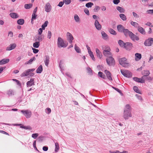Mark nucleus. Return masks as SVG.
<instances>
[{
    "label": "nucleus",
    "mask_w": 153,
    "mask_h": 153,
    "mask_svg": "<svg viewBox=\"0 0 153 153\" xmlns=\"http://www.w3.org/2000/svg\"><path fill=\"white\" fill-rule=\"evenodd\" d=\"M131 108L130 105L128 104L126 105L124 108L123 113V117L125 120H127L129 117H131Z\"/></svg>",
    "instance_id": "obj_1"
},
{
    "label": "nucleus",
    "mask_w": 153,
    "mask_h": 153,
    "mask_svg": "<svg viewBox=\"0 0 153 153\" xmlns=\"http://www.w3.org/2000/svg\"><path fill=\"white\" fill-rule=\"evenodd\" d=\"M57 44L59 48H65L67 46L68 44L65 43L62 39L60 37H59L57 39Z\"/></svg>",
    "instance_id": "obj_2"
},
{
    "label": "nucleus",
    "mask_w": 153,
    "mask_h": 153,
    "mask_svg": "<svg viewBox=\"0 0 153 153\" xmlns=\"http://www.w3.org/2000/svg\"><path fill=\"white\" fill-rule=\"evenodd\" d=\"M126 58L123 57L119 59L120 64L124 67H127L129 66V63L127 62Z\"/></svg>",
    "instance_id": "obj_3"
},
{
    "label": "nucleus",
    "mask_w": 153,
    "mask_h": 153,
    "mask_svg": "<svg viewBox=\"0 0 153 153\" xmlns=\"http://www.w3.org/2000/svg\"><path fill=\"white\" fill-rule=\"evenodd\" d=\"M21 112L27 118H30L32 115L31 111L28 110H22L21 111Z\"/></svg>",
    "instance_id": "obj_4"
},
{
    "label": "nucleus",
    "mask_w": 153,
    "mask_h": 153,
    "mask_svg": "<svg viewBox=\"0 0 153 153\" xmlns=\"http://www.w3.org/2000/svg\"><path fill=\"white\" fill-rule=\"evenodd\" d=\"M106 61L107 64L109 66L114 65L115 64V60L111 56H108L106 59Z\"/></svg>",
    "instance_id": "obj_5"
},
{
    "label": "nucleus",
    "mask_w": 153,
    "mask_h": 153,
    "mask_svg": "<svg viewBox=\"0 0 153 153\" xmlns=\"http://www.w3.org/2000/svg\"><path fill=\"white\" fill-rule=\"evenodd\" d=\"M153 44V38H149L144 42V44L145 46H150Z\"/></svg>",
    "instance_id": "obj_6"
},
{
    "label": "nucleus",
    "mask_w": 153,
    "mask_h": 153,
    "mask_svg": "<svg viewBox=\"0 0 153 153\" xmlns=\"http://www.w3.org/2000/svg\"><path fill=\"white\" fill-rule=\"evenodd\" d=\"M105 49L103 48V54L104 56H109L110 55V48L108 46H105Z\"/></svg>",
    "instance_id": "obj_7"
},
{
    "label": "nucleus",
    "mask_w": 153,
    "mask_h": 153,
    "mask_svg": "<svg viewBox=\"0 0 153 153\" xmlns=\"http://www.w3.org/2000/svg\"><path fill=\"white\" fill-rule=\"evenodd\" d=\"M35 70L34 68H32L28 69L27 70L25 71L23 73L21 74V76L22 77L27 76L30 74L31 72H33Z\"/></svg>",
    "instance_id": "obj_8"
},
{
    "label": "nucleus",
    "mask_w": 153,
    "mask_h": 153,
    "mask_svg": "<svg viewBox=\"0 0 153 153\" xmlns=\"http://www.w3.org/2000/svg\"><path fill=\"white\" fill-rule=\"evenodd\" d=\"M67 39L69 43L71 44L73 42V40L74 39V37L72 34L69 32H67L66 33Z\"/></svg>",
    "instance_id": "obj_9"
},
{
    "label": "nucleus",
    "mask_w": 153,
    "mask_h": 153,
    "mask_svg": "<svg viewBox=\"0 0 153 153\" xmlns=\"http://www.w3.org/2000/svg\"><path fill=\"white\" fill-rule=\"evenodd\" d=\"M124 48L126 50L128 51L131 50L133 47L132 44L129 42H126Z\"/></svg>",
    "instance_id": "obj_10"
},
{
    "label": "nucleus",
    "mask_w": 153,
    "mask_h": 153,
    "mask_svg": "<svg viewBox=\"0 0 153 153\" xmlns=\"http://www.w3.org/2000/svg\"><path fill=\"white\" fill-rule=\"evenodd\" d=\"M149 71L146 70H144L142 71V74L143 76L142 77V78L143 79H145L146 76H148L150 74Z\"/></svg>",
    "instance_id": "obj_11"
},
{
    "label": "nucleus",
    "mask_w": 153,
    "mask_h": 153,
    "mask_svg": "<svg viewBox=\"0 0 153 153\" xmlns=\"http://www.w3.org/2000/svg\"><path fill=\"white\" fill-rule=\"evenodd\" d=\"M129 37L133 41H135V40L138 41L139 39V37L138 36H136L132 32L130 35Z\"/></svg>",
    "instance_id": "obj_12"
},
{
    "label": "nucleus",
    "mask_w": 153,
    "mask_h": 153,
    "mask_svg": "<svg viewBox=\"0 0 153 153\" xmlns=\"http://www.w3.org/2000/svg\"><path fill=\"white\" fill-rule=\"evenodd\" d=\"M118 31L120 33H123L125 29L124 27L121 25H119L117 26Z\"/></svg>",
    "instance_id": "obj_13"
},
{
    "label": "nucleus",
    "mask_w": 153,
    "mask_h": 153,
    "mask_svg": "<svg viewBox=\"0 0 153 153\" xmlns=\"http://www.w3.org/2000/svg\"><path fill=\"white\" fill-rule=\"evenodd\" d=\"M104 72L106 74L108 79L110 80H112V79L111 76V74L109 71L106 70Z\"/></svg>",
    "instance_id": "obj_14"
},
{
    "label": "nucleus",
    "mask_w": 153,
    "mask_h": 153,
    "mask_svg": "<svg viewBox=\"0 0 153 153\" xmlns=\"http://www.w3.org/2000/svg\"><path fill=\"white\" fill-rule=\"evenodd\" d=\"M44 36L42 35H39L38 36H36L35 37V41H38L39 42L42 41L44 39Z\"/></svg>",
    "instance_id": "obj_15"
},
{
    "label": "nucleus",
    "mask_w": 153,
    "mask_h": 153,
    "mask_svg": "<svg viewBox=\"0 0 153 153\" xmlns=\"http://www.w3.org/2000/svg\"><path fill=\"white\" fill-rule=\"evenodd\" d=\"M51 9V7L49 3H47L45 7V11L47 12H50Z\"/></svg>",
    "instance_id": "obj_16"
},
{
    "label": "nucleus",
    "mask_w": 153,
    "mask_h": 153,
    "mask_svg": "<svg viewBox=\"0 0 153 153\" xmlns=\"http://www.w3.org/2000/svg\"><path fill=\"white\" fill-rule=\"evenodd\" d=\"M94 25L96 29L98 30H100L101 29V25L99 23L97 20H96L95 21Z\"/></svg>",
    "instance_id": "obj_17"
},
{
    "label": "nucleus",
    "mask_w": 153,
    "mask_h": 153,
    "mask_svg": "<svg viewBox=\"0 0 153 153\" xmlns=\"http://www.w3.org/2000/svg\"><path fill=\"white\" fill-rule=\"evenodd\" d=\"M27 87H30L34 85V79L31 78L29 81H28L26 83Z\"/></svg>",
    "instance_id": "obj_18"
},
{
    "label": "nucleus",
    "mask_w": 153,
    "mask_h": 153,
    "mask_svg": "<svg viewBox=\"0 0 153 153\" xmlns=\"http://www.w3.org/2000/svg\"><path fill=\"white\" fill-rule=\"evenodd\" d=\"M132 32L130 31L128 29H125L123 32V33L126 37L129 36V37Z\"/></svg>",
    "instance_id": "obj_19"
},
{
    "label": "nucleus",
    "mask_w": 153,
    "mask_h": 153,
    "mask_svg": "<svg viewBox=\"0 0 153 153\" xmlns=\"http://www.w3.org/2000/svg\"><path fill=\"white\" fill-rule=\"evenodd\" d=\"M16 46V45L15 44H11L7 48L6 50L10 51L14 49Z\"/></svg>",
    "instance_id": "obj_20"
},
{
    "label": "nucleus",
    "mask_w": 153,
    "mask_h": 153,
    "mask_svg": "<svg viewBox=\"0 0 153 153\" xmlns=\"http://www.w3.org/2000/svg\"><path fill=\"white\" fill-rule=\"evenodd\" d=\"M133 79L134 80L138 82H140L141 83H144L145 82V80L140 78L134 77L133 78Z\"/></svg>",
    "instance_id": "obj_21"
},
{
    "label": "nucleus",
    "mask_w": 153,
    "mask_h": 153,
    "mask_svg": "<svg viewBox=\"0 0 153 153\" xmlns=\"http://www.w3.org/2000/svg\"><path fill=\"white\" fill-rule=\"evenodd\" d=\"M135 60L136 61H138L140 60L142 57V55L141 54L136 53L135 54Z\"/></svg>",
    "instance_id": "obj_22"
},
{
    "label": "nucleus",
    "mask_w": 153,
    "mask_h": 153,
    "mask_svg": "<svg viewBox=\"0 0 153 153\" xmlns=\"http://www.w3.org/2000/svg\"><path fill=\"white\" fill-rule=\"evenodd\" d=\"M45 59L44 60V62L45 65L48 66V64L49 63V56L46 55L45 56Z\"/></svg>",
    "instance_id": "obj_23"
},
{
    "label": "nucleus",
    "mask_w": 153,
    "mask_h": 153,
    "mask_svg": "<svg viewBox=\"0 0 153 153\" xmlns=\"http://www.w3.org/2000/svg\"><path fill=\"white\" fill-rule=\"evenodd\" d=\"M10 16L12 18L16 19L19 17L18 14L16 13H12L10 14Z\"/></svg>",
    "instance_id": "obj_24"
},
{
    "label": "nucleus",
    "mask_w": 153,
    "mask_h": 153,
    "mask_svg": "<svg viewBox=\"0 0 153 153\" xmlns=\"http://www.w3.org/2000/svg\"><path fill=\"white\" fill-rule=\"evenodd\" d=\"M138 30L140 33L143 34H145L146 32L145 30L142 27L139 26L138 27Z\"/></svg>",
    "instance_id": "obj_25"
},
{
    "label": "nucleus",
    "mask_w": 153,
    "mask_h": 153,
    "mask_svg": "<svg viewBox=\"0 0 153 153\" xmlns=\"http://www.w3.org/2000/svg\"><path fill=\"white\" fill-rule=\"evenodd\" d=\"M96 52L97 57L100 59H101L102 57V55L100 51L97 48L96 50Z\"/></svg>",
    "instance_id": "obj_26"
},
{
    "label": "nucleus",
    "mask_w": 153,
    "mask_h": 153,
    "mask_svg": "<svg viewBox=\"0 0 153 153\" xmlns=\"http://www.w3.org/2000/svg\"><path fill=\"white\" fill-rule=\"evenodd\" d=\"M101 33L102 38L103 39L105 40H106L108 39V35L105 33L104 31H102L101 32Z\"/></svg>",
    "instance_id": "obj_27"
},
{
    "label": "nucleus",
    "mask_w": 153,
    "mask_h": 153,
    "mask_svg": "<svg viewBox=\"0 0 153 153\" xmlns=\"http://www.w3.org/2000/svg\"><path fill=\"white\" fill-rule=\"evenodd\" d=\"M9 61L8 59H4L0 61V65H2L8 63Z\"/></svg>",
    "instance_id": "obj_28"
},
{
    "label": "nucleus",
    "mask_w": 153,
    "mask_h": 153,
    "mask_svg": "<svg viewBox=\"0 0 153 153\" xmlns=\"http://www.w3.org/2000/svg\"><path fill=\"white\" fill-rule=\"evenodd\" d=\"M43 70L42 66V65H40V66L36 70V72L37 73L40 74L41 73Z\"/></svg>",
    "instance_id": "obj_29"
},
{
    "label": "nucleus",
    "mask_w": 153,
    "mask_h": 153,
    "mask_svg": "<svg viewBox=\"0 0 153 153\" xmlns=\"http://www.w3.org/2000/svg\"><path fill=\"white\" fill-rule=\"evenodd\" d=\"M117 10L121 13H124L125 11L124 9L120 7L117 6L116 8Z\"/></svg>",
    "instance_id": "obj_30"
},
{
    "label": "nucleus",
    "mask_w": 153,
    "mask_h": 153,
    "mask_svg": "<svg viewBox=\"0 0 153 153\" xmlns=\"http://www.w3.org/2000/svg\"><path fill=\"white\" fill-rule=\"evenodd\" d=\"M132 76L131 73L129 71L126 70V75L125 76L127 77H130Z\"/></svg>",
    "instance_id": "obj_31"
},
{
    "label": "nucleus",
    "mask_w": 153,
    "mask_h": 153,
    "mask_svg": "<svg viewBox=\"0 0 153 153\" xmlns=\"http://www.w3.org/2000/svg\"><path fill=\"white\" fill-rule=\"evenodd\" d=\"M74 18L75 21L76 22H79L80 19L79 16L77 14L74 15Z\"/></svg>",
    "instance_id": "obj_32"
},
{
    "label": "nucleus",
    "mask_w": 153,
    "mask_h": 153,
    "mask_svg": "<svg viewBox=\"0 0 153 153\" xmlns=\"http://www.w3.org/2000/svg\"><path fill=\"white\" fill-rule=\"evenodd\" d=\"M118 43L120 46L121 47H124L125 46L126 43H124L122 40H120L118 41Z\"/></svg>",
    "instance_id": "obj_33"
},
{
    "label": "nucleus",
    "mask_w": 153,
    "mask_h": 153,
    "mask_svg": "<svg viewBox=\"0 0 153 153\" xmlns=\"http://www.w3.org/2000/svg\"><path fill=\"white\" fill-rule=\"evenodd\" d=\"M40 45V42H39L36 41L33 43V47L36 48H38Z\"/></svg>",
    "instance_id": "obj_34"
},
{
    "label": "nucleus",
    "mask_w": 153,
    "mask_h": 153,
    "mask_svg": "<svg viewBox=\"0 0 153 153\" xmlns=\"http://www.w3.org/2000/svg\"><path fill=\"white\" fill-rule=\"evenodd\" d=\"M33 4H26L25 5L24 7L26 9H28L32 7Z\"/></svg>",
    "instance_id": "obj_35"
},
{
    "label": "nucleus",
    "mask_w": 153,
    "mask_h": 153,
    "mask_svg": "<svg viewBox=\"0 0 153 153\" xmlns=\"http://www.w3.org/2000/svg\"><path fill=\"white\" fill-rule=\"evenodd\" d=\"M108 31L109 33L112 35H116L117 34L116 32L112 28H109Z\"/></svg>",
    "instance_id": "obj_36"
},
{
    "label": "nucleus",
    "mask_w": 153,
    "mask_h": 153,
    "mask_svg": "<svg viewBox=\"0 0 153 153\" xmlns=\"http://www.w3.org/2000/svg\"><path fill=\"white\" fill-rule=\"evenodd\" d=\"M120 18L123 21H125L126 20V16L123 14H120L119 15Z\"/></svg>",
    "instance_id": "obj_37"
},
{
    "label": "nucleus",
    "mask_w": 153,
    "mask_h": 153,
    "mask_svg": "<svg viewBox=\"0 0 153 153\" xmlns=\"http://www.w3.org/2000/svg\"><path fill=\"white\" fill-rule=\"evenodd\" d=\"M24 20L23 19H20L18 20L17 21V23L20 25H22L24 23Z\"/></svg>",
    "instance_id": "obj_38"
},
{
    "label": "nucleus",
    "mask_w": 153,
    "mask_h": 153,
    "mask_svg": "<svg viewBox=\"0 0 153 153\" xmlns=\"http://www.w3.org/2000/svg\"><path fill=\"white\" fill-rule=\"evenodd\" d=\"M44 137H45L43 136L42 135L39 136L38 137L37 140L38 141L41 142L44 140Z\"/></svg>",
    "instance_id": "obj_39"
},
{
    "label": "nucleus",
    "mask_w": 153,
    "mask_h": 153,
    "mask_svg": "<svg viewBox=\"0 0 153 153\" xmlns=\"http://www.w3.org/2000/svg\"><path fill=\"white\" fill-rule=\"evenodd\" d=\"M74 48L75 50L77 53H79L81 52V50L80 48L77 46L76 44H75L74 45Z\"/></svg>",
    "instance_id": "obj_40"
},
{
    "label": "nucleus",
    "mask_w": 153,
    "mask_h": 153,
    "mask_svg": "<svg viewBox=\"0 0 153 153\" xmlns=\"http://www.w3.org/2000/svg\"><path fill=\"white\" fill-rule=\"evenodd\" d=\"M134 90L136 93L141 94V92L139 90L138 88L136 86H134L133 87Z\"/></svg>",
    "instance_id": "obj_41"
},
{
    "label": "nucleus",
    "mask_w": 153,
    "mask_h": 153,
    "mask_svg": "<svg viewBox=\"0 0 153 153\" xmlns=\"http://www.w3.org/2000/svg\"><path fill=\"white\" fill-rule=\"evenodd\" d=\"M55 151L56 152H57L59 150V144L58 143H55Z\"/></svg>",
    "instance_id": "obj_42"
},
{
    "label": "nucleus",
    "mask_w": 153,
    "mask_h": 153,
    "mask_svg": "<svg viewBox=\"0 0 153 153\" xmlns=\"http://www.w3.org/2000/svg\"><path fill=\"white\" fill-rule=\"evenodd\" d=\"M131 24L133 26H134L135 27H138L139 26L138 24L136 22L132 21L131 22Z\"/></svg>",
    "instance_id": "obj_43"
},
{
    "label": "nucleus",
    "mask_w": 153,
    "mask_h": 153,
    "mask_svg": "<svg viewBox=\"0 0 153 153\" xmlns=\"http://www.w3.org/2000/svg\"><path fill=\"white\" fill-rule=\"evenodd\" d=\"M7 94L9 96H10L12 95H13L14 92L11 89H10L7 91Z\"/></svg>",
    "instance_id": "obj_44"
},
{
    "label": "nucleus",
    "mask_w": 153,
    "mask_h": 153,
    "mask_svg": "<svg viewBox=\"0 0 153 153\" xmlns=\"http://www.w3.org/2000/svg\"><path fill=\"white\" fill-rule=\"evenodd\" d=\"M48 23V22L47 21H46L42 25V28L43 29V30L45 29V27L47 26Z\"/></svg>",
    "instance_id": "obj_45"
},
{
    "label": "nucleus",
    "mask_w": 153,
    "mask_h": 153,
    "mask_svg": "<svg viewBox=\"0 0 153 153\" xmlns=\"http://www.w3.org/2000/svg\"><path fill=\"white\" fill-rule=\"evenodd\" d=\"M98 75L101 78H102L103 79L105 78V75L103 74L102 72L100 71L98 72Z\"/></svg>",
    "instance_id": "obj_46"
},
{
    "label": "nucleus",
    "mask_w": 153,
    "mask_h": 153,
    "mask_svg": "<svg viewBox=\"0 0 153 153\" xmlns=\"http://www.w3.org/2000/svg\"><path fill=\"white\" fill-rule=\"evenodd\" d=\"M94 5V4L91 2H88L85 4V6L88 7H91Z\"/></svg>",
    "instance_id": "obj_47"
},
{
    "label": "nucleus",
    "mask_w": 153,
    "mask_h": 153,
    "mask_svg": "<svg viewBox=\"0 0 153 153\" xmlns=\"http://www.w3.org/2000/svg\"><path fill=\"white\" fill-rule=\"evenodd\" d=\"M36 60V58L34 57L30 59L27 63V64H30L33 61Z\"/></svg>",
    "instance_id": "obj_48"
},
{
    "label": "nucleus",
    "mask_w": 153,
    "mask_h": 153,
    "mask_svg": "<svg viewBox=\"0 0 153 153\" xmlns=\"http://www.w3.org/2000/svg\"><path fill=\"white\" fill-rule=\"evenodd\" d=\"M20 127L26 129L31 130L32 129L31 128L30 126H20Z\"/></svg>",
    "instance_id": "obj_49"
},
{
    "label": "nucleus",
    "mask_w": 153,
    "mask_h": 153,
    "mask_svg": "<svg viewBox=\"0 0 153 153\" xmlns=\"http://www.w3.org/2000/svg\"><path fill=\"white\" fill-rule=\"evenodd\" d=\"M87 70L88 73L89 74L91 75H92V71L90 68H89V67L87 68Z\"/></svg>",
    "instance_id": "obj_50"
},
{
    "label": "nucleus",
    "mask_w": 153,
    "mask_h": 153,
    "mask_svg": "<svg viewBox=\"0 0 153 153\" xmlns=\"http://www.w3.org/2000/svg\"><path fill=\"white\" fill-rule=\"evenodd\" d=\"M90 55V56L91 58L92 59L94 60H95V59L94 56V55L93 54V52L91 51V53H88Z\"/></svg>",
    "instance_id": "obj_51"
},
{
    "label": "nucleus",
    "mask_w": 153,
    "mask_h": 153,
    "mask_svg": "<svg viewBox=\"0 0 153 153\" xmlns=\"http://www.w3.org/2000/svg\"><path fill=\"white\" fill-rule=\"evenodd\" d=\"M39 135L38 133H34L32 135V137L34 139H36Z\"/></svg>",
    "instance_id": "obj_52"
},
{
    "label": "nucleus",
    "mask_w": 153,
    "mask_h": 153,
    "mask_svg": "<svg viewBox=\"0 0 153 153\" xmlns=\"http://www.w3.org/2000/svg\"><path fill=\"white\" fill-rule=\"evenodd\" d=\"M64 3L66 5L69 4L71 3V0H63Z\"/></svg>",
    "instance_id": "obj_53"
},
{
    "label": "nucleus",
    "mask_w": 153,
    "mask_h": 153,
    "mask_svg": "<svg viewBox=\"0 0 153 153\" xmlns=\"http://www.w3.org/2000/svg\"><path fill=\"white\" fill-rule=\"evenodd\" d=\"M37 16V15H36V13H33L31 19L35 20L36 19Z\"/></svg>",
    "instance_id": "obj_54"
},
{
    "label": "nucleus",
    "mask_w": 153,
    "mask_h": 153,
    "mask_svg": "<svg viewBox=\"0 0 153 153\" xmlns=\"http://www.w3.org/2000/svg\"><path fill=\"white\" fill-rule=\"evenodd\" d=\"M45 111L46 113L48 114H49L50 113L51 111V109L48 108H47L45 109Z\"/></svg>",
    "instance_id": "obj_55"
},
{
    "label": "nucleus",
    "mask_w": 153,
    "mask_h": 153,
    "mask_svg": "<svg viewBox=\"0 0 153 153\" xmlns=\"http://www.w3.org/2000/svg\"><path fill=\"white\" fill-rule=\"evenodd\" d=\"M84 12L88 15H89V11L88 9L86 8H85L84 9Z\"/></svg>",
    "instance_id": "obj_56"
},
{
    "label": "nucleus",
    "mask_w": 153,
    "mask_h": 153,
    "mask_svg": "<svg viewBox=\"0 0 153 153\" xmlns=\"http://www.w3.org/2000/svg\"><path fill=\"white\" fill-rule=\"evenodd\" d=\"M36 141L34 140L33 142V147L34 148L36 149V150H37L38 152H39V151L37 149L36 146Z\"/></svg>",
    "instance_id": "obj_57"
},
{
    "label": "nucleus",
    "mask_w": 153,
    "mask_h": 153,
    "mask_svg": "<svg viewBox=\"0 0 153 153\" xmlns=\"http://www.w3.org/2000/svg\"><path fill=\"white\" fill-rule=\"evenodd\" d=\"M51 36L52 33L50 31H48V38L49 39H51Z\"/></svg>",
    "instance_id": "obj_58"
},
{
    "label": "nucleus",
    "mask_w": 153,
    "mask_h": 153,
    "mask_svg": "<svg viewBox=\"0 0 153 153\" xmlns=\"http://www.w3.org/2000/svg\"><path fill=\"white\" fill-rule=\"evenodd\" d=\"M113 1L114 4H117L120 2V0H114Z\"/></svg>",
    "instance_id": "obj_59"
},
{
    "label": "nucleus",
    "mask_w": 153,
    "mask_h": 153,
    "mask_svg": "<svg viewBox=\"0 0 153 153\" xmlns=\"http://www.w3.org/2000/svg\"><path fill=\"white\" fill-rule=\"evenodd\" d=\"M8 36L12 37L13 36V33L12 31H10L8 32Z\"/></svg>",
    "instance_id": "obj_60"
},
{
    "label": "nucleus",
    "mask_w": 153,
    "mask_h": 153,
    "mask_svg": "<svg viewBox=\"0 0 153 153\" xmlns=\"http://www.w3.org/2000/svg\"><path fill=\"white\" fill-rule=\"evenodd\" d=\"M64 3V2L63 1H60L59 2V4L57 5V6L59 7H61L62 6Z\"/></svg>",
    "instance_id": "obj_61"
},
{
    "label": "nucleus",
    "mask_w": 153,
    "mask_h": 153,
    "mask_svg": "<svg viewBox=\"0 0 153 153\" xmlns=\"http://www.w3.org/2000/svg\"><path fill=\"white\" fill-rule=\"evenodd\" d=\"M32 50H33V52L34 53H38L39 51V50L38 49H36L33 48H32Z\"/></svg>",
    "instance_id": "obj_62"
},
{
    "label": "nucleus",
    "mask_w": 153,
    "mask_h": 153,
    "mask_svg": "<svg viewBox=\"0 0 153 153\" xmlns=\"http://www.w3.org/2000/svg\"><path fill=\"white\" fill-rule=\"evenodd\" d=\"M43 29H42V28H41L39 29V30L38 31V34H39V35H41L42 34V33L43 32Z\"/></svg>",
    "instance_id": "obj_63"
},
{
    "label": "nucleus",
    "mask_w": 153,
    "mask_h": 153,
    "mask_svg": "<svg viewBox=\"0 0 153 153\" xmlns=\"http://www.w3.org/2000/svg\"><path fill=\"white\" fill-rule=\"evenodd\" d=\"M42 149L43 151H46L48 149V147L47 146H44L42 148Z\"/></svg>",
    "instance_id": "obj_64"
}]
</instances>
